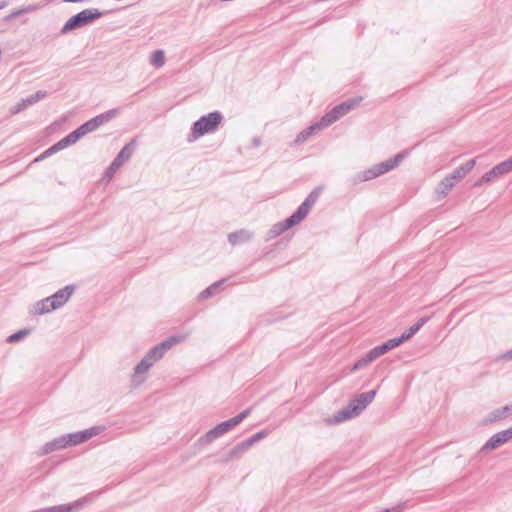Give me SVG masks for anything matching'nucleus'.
Here are the masks:
<instances>
[{"mask_svg":"<svg viewBox=\"0 0 512 512\" xmlns=\"http://www.w3.org/2000/svg\"><path fill=\"white\" fill-rule=\"evenodd\" d=\"M180 339L176 336H171L166 340L162 341L158 345L151 348L146 355L142 358V360L135 366L134 373L132 375L131 382L134 386H139L145 381V373L149 371V369L163 358L164 354L171 349L175 344H177Z\"/></svg>","mask_w":512,"mask_h":512,"instance_id":"1","label":"nucleus"},{"mask_svg":"<svg viewBox=\"0 0 512 512\" xmlns=\"http://www.w3.org/2000/svg\"><path fill=\"white\" fill-rule=\"evenodd\" d=\"M321 194V188L316 187L314 190L310 192V194L305 198L302 204L297 208V210L284 221L275 224L269 231L270 238L276 237L283 232L289 230L295 225L302 222L307 215L309 214L311 208L317 202L319 196Z\"/></svg>","mask_w":512,"mask_h":512,"instance_id":"2","label":"nucleus"},{"mask_svg":"<svg viewBox=\"0 0 512 512\" xmlns=\"http://www.w3.org/2000/svg\"><path fill=\"white\" fill-rule=\"evenodd\" d=\"M377 391L370 390L355 395L342 410L338 411L332 418L326 420L328 424H339L345 420L352 419L367 408V406L374 400Z\"/></svg>","mask_w":512,"mask_h":512,"instance_id":"3","label":"nucleus"},{"mask_svg":"<svg viewBox=\"0 0 512 512\" xmlns=\"http://www.w3.org/2000/svg\"><path fill=\"white\" fill-rule=\"evenodd\" d=\"M223 121V115L219 111H213L201 116L191 127L187 141L192 143L205 134L214 133Z\"/></svg>","mask_w":512,"mask_h":512,"instance_id":"4","label":"nucleus"},{"mask_svg":"<svg viewBox=\"0 0 512 512\" xmlns=\"http://www.w3.org/2000/svg\"><path fill=\"white\" fill-rule=\"evenodd\" d=\"M104 15L103 12L96 8H88L80 11L79 13L70 17L60 29L61 35H66L74 30L82 28L88 24H91L95 20L101 18Z\"/></svg>","mask_w":512,"mask_h":512,"instance_id":"5","label":"nucleus"},{"mask_svg":"<svg viewBox=\"0 0 512 512\" xmlns=\"http://www.w3.org/2000/svg\"><path fill=\"white\" fill-rule=\"evenodd\" d=\"M135 147V141L132 140L128 144H126L120 152L117 154V156L114 158V160L111 162V164L108 166V168L105 171V177L107 179H111L116 171L126 162L128 161L134 151Z\"/></svg>","mask_w":512,"mask_h":512,"instance_id":"6","label":"nucleus"},{"mask_svg":"<svg viewBox=\"0 0 512 512\" xmlns=\"http://www.w3.org/2000/svg\"><path fill=\"white\" fill-rule=\"evenodd\" d=\"M119 113L118 109H111L108 110L102 114H99L90 120L83 123L81 126L82 130L84 131V134L91 133L95 130H97L101 125L109 122L111 119L115 118Z\"/></svg>","mask_w":512,"mask_h":512,"instance_id":"7","label":"nucleus"},{"mask_svg":"<svg viewBox=\"0 0 512 512\" xmlns=\"http://www.w3.org/2000/svg\"><path fill=\"white\" fill-rule=\"evenodd\" d=\"M388 351H390V349H389V347H388L386 342L382 343L381 345H378V346L374 347L368 353H366L364 357H362L360 360H358L354 364L352 370L356 371V370H359V369H362V368L366 367L369 363L373 362L378 357H380L381 355L387 353Z\"/></svg>","mask_w":512,"mask_h":512,"instance_id":"8","label":"nucleus"},{"mask_svg":"<svg viewBox=\"0 0 512 512\" xmlns=\"http://www.w3.org/2000/svg\"><path fill=\"white\" fill-rule=\"evenodd\" d=\"M98 432H99L98 427H91L89 429H85V430L78 431L75 433H70V434L63 435V436L67 442V447H70V446H76L78 444L86 442L93 436L97 435Z\"/></svg>","mask_w":512,"mask_h":512,"instance_id":"9","label":"nucleus"},{"mask_svg":"<svg viewBox=\"0 0 512 512\" xmlns=\"http://www.w3.org/2000/svg\"><path fill=\"white\" fill-rule=\"evenodd\" d=\"M74 289L73 285H68L49 296L50 302L52 303L51 308L58 309L62 307L70 299Z\"/></svg>","mask_w":512,"mask_h":512,"instance_id":"10","label":"nucleus"},{"mask_svg":"<svg viewBox=\"0 0 512 512\" xmlns=\"http://www.w3.org/2000/svg\"><path fill=\"white\" fill-rule=\"evenodd\" d=\"M512 171V156L484 174V180H493Z\"/></svg>","mask_w":512,"mask_h":512,"instance_id":"11","label":"nucleus"},{"mask_svg":"<svg viewBox=\"0 0 512 512\" xmlns=\"http://www.w3.org/2000/svg\"><path fill=\"white\" fill-rule=\"evenodd\" d=\"M406 155H407V152L403 151V152L396 154L394 156V158H390L386 161L376 164L375 166H376L378 175L381 176V175L389 172L390 170L396 168L402 162V160L405 158Z\"/></svg>","mask_w":512,"mask_h":512,"instance_id":"12","label":"nucleus"},{"mask_svg":"<svg viewBox=\"0 0 512 512\" xmlns=\"http://www.w3.org/2000/svg\"><path fill=\"white\" fill-rule=\"evenodd\" d=\"M251 413V408L245 409L238 415H236L233 418H230L229 420L223 421L219 423V427L222 429L223 433H227L233 428H235L237 425H239L242 421H244Z\"/></svg>","mask_w":512,"mask_h":512,"instance_id":"13","label":"nucleus"},{"mask_svg":"<svg viewBox=\"0 0 512 512\" xmlns=\"http://www.w3.org/2000/svg\"><path fill=\"white\" fill-rule=\"evenodd\" d=\"M362 101V97H354L349 98L346 101H343L342 103L336 105L334 108L335 110H338V115L343 117L347 113H349L351 110H353L355 107H357L360 102Z\"/></svg>","mask_w":512,"mask_h":512,"instance_id":"14","label":"nucleus"},{"mask_svg":"<svg viewBox=\"0 0 512 512\" xmlns=\"http://www.w3.org/2000/svg\"><path fill=\"white\" fill-rule=\"evenodd\" d=\"M338 119H340V116L338 115V110H335L333 107L330 111H328L325 115L321 117V119L314 123L317 127L318 131L324 128L329 127L333 123H335Z\"/></svg>","mask_w":512,"mask_h":512,"instance_id":"15","label":"nucleus"},{"mask_svg":"<svg viewBox=\"0 0 512 512\" xmlns=\"http://www.w3.org/2000/svg\"><path fill=\"white\" fill-rule=\"evenodd\" d=\"M63 448H67V442L64 436L62 435L58 438L53 439L50 442H47L41 449V455H47Z\"/></svg>","mask_w":512,"mask_h":512,"instance_id":"16","label":"nucleus"},{"mask_svg":"<svg viewBox=\"0 0 512 512\" xmlns=\"http://www.w3.org/2000/svg\"><path fill=\"white\" fill-rule=\"evenodd\" d=\"M476 160L471 159L467 161L465 164L461 165L457 169H455L452 173L449 174V176L453 180H460L463 179L475 166Z\"/></svg>","mask_w":512,"mask_h":512,"instance_id":"17","label":"nucleus"},{"mask_svg":"<svg viewBox=\"0 0 512 512\" xmlns=\"http://www.w3.org/2000/svg\"><path fill=\"white\" fill-rule=\"evenodd\" d=\"M505 444L501 432L494 434L480 449L481 453L495 450Z\"/></svg>","mask_w":512,"mask_h":512,"instance_id":"18","label":"nucleus"},{"mask_svg":"<svg viewBox=\"0 0 512 512\" xmlns=\"http://www.w3.org/2000/svg\"><path fill=\"white\" fill-rule=\"evenodd\" d=\"M224 433L222 429L219 427V425H216L214 428L209 430L207 433H205L203 436L199 438V442L201 445H207L213 442L215 439L222 436Z\"/></svg>","mask_w":512,"mask_h":512,"instance_id":"19","label":"nucleus"},{"mask_svg":"<svg viewBox=\"0 0 512 512\" xmlns=\"http://www.w3.org/2000/svg\"><path fill=\"white\" fill-rule=\"evenodd\" d=\"M454 186V180L448 175L437 186L436 193L438 198L445 197Z\"/></svg>","mask_w":512,"mask_h":512,"instance_id":"20","label":"nucleus"},{"mask_svg":"<svg viewBox=\"0 0 512 512\" xmlns=\"http://www.w3.org/2000/svg\"><path fill=\"white\" fill-rule=\"evenodd\" d=\"M251 238V233L246 230H239L228 235V241L232 245H238L247 242Z\"/></svg>","mask_w":512,"mask_h":512,"instance_id":"21","label":"nucleus"},{"mask_svg":"<svg viewBox=\"0 0 512 512\" xmlns=\"http://www.w3.org/2000/svg\"><path fill=\"white\" fill-rule=\"evenodd\" d=\"M428 320H429L428 317H421L409 329L404 331L401 335V338L403 339V341L405 342V341L409 340L410 338H412Z\"/></svg>","mask_w":512,"mask_h":512,"instance_id":"22","label":"nucleus"},{"mask_svg":"<svg viewBox=\"0 0 512 512\" xmlns=\"http://www.w3.org/2000/svg\"><path fill=\"white\" fill-rule=\"evenodd\" d=\"M51 305L52 303L50 302L49 297H46L35 303L33 313L36 315H43L56 310L55 308H51Z\"/></svg>","mask_w":512,"mask_h":512,"instance_id":"23","label":"nucleus"},{"mask_svg":"<svg viewBox=\"0 0 512 512\" xmlns=\"http://www.w3.org/2000/svg\"><path fill=\"white\" fill-rule=\"evenodd\" d=\"M378 172H377V169H376V166H372L370 167L369 169L363 171V172H360L358 173L354 178H353V183L356 184L358 182H364V181H368V180H372L376 177H378Z\"/></svg>","mask_w":512,"mask_h":512,"instance_id":"24","label":"nucleus"},{"mask_svg":"<svg viewBox=\"0 0 512 512\" xmlns=\"http://www.w3.org/2000/svg\"><path fill=\"white\" fill-rule=\"evenodd\" d=\"M318 132L317 127L315 124L310 125L306 129L302 130L295 138L293 144L294 145H300L308 140V138Z\"/></svg>","mask_w":512,"mask_h":512,"instance_id":"25","label":"nucleus"},{"mask_svg":"<svg viewBox=\"0 0 512 512\" xmlns=\"http://www.w3.org/2000/svg\"><path fill=\"white\" fill-rule=\"evenodd\" d=\"M223 282H224V280H220V281L213 283L211 286H209L208 288H206L199 294V298L207 299V298L213 296L216 293L217 289L223 284Z\"/></svg>","mask_w":512,"mask_h":512,"instance_id":"26","label":"nucleus"},{"mask_svg":"<svg viewBox=\"0 0 512 512\" xmlns=\"http://www.w3.org/2000/svg\"><path fill=\"white\" fill-rule=\"evenodd\" d=\"M29 333H30L29 329L19 330V331L15 332V333L11 334L10 336H8L6 341H7V343L19 342L22 339H24L27 335H29Z\"/></svg>","mask_w":512,"mask_h":512,"instance_id":"27","label":"nucleus"},{"mask_svg":"<svg viewBox=\"0 0 512 512\" xmlns=\"http://www.w3.org/2000/svg\"><path fill=\"white\" fill-rule=\"evenodd\" d=\"M250 446L246 444V440L242 441L241 443L237 444L233 449L229 451V457L234 458L237 455L243 453L244 451L248 450Z\"/></svg>","mask_w":512,"mask_h":512,"instance_id":"28","label":"nucleus"},{"mask_svg":"<svg viewBox=\"0 0 512 512\" xmlns=\"http://www.w3.org/2000/svg\"><path fill=\"white\" fill-rule=\"evenodd\" d=\"M165 62L164 52L162 50H156L152 54L151 63L156 67H161Z\"/></svg>","mask_w":512,"mask_h":512,"instance_id":"29","label":"nucleus"},{"mask_svg":"<svg viewBox=\"0 0 512 512\" xmlns=\"http://www.w3.org/2000/svg\"><path fill=\"white\" fill-rule=\"evenodd\" d=\"M268 435V432L266 430H262L260 432H257L256 434L252 435L248 439H246V444H248L250 447H252L256 442L264 439Z\"/></svg>","mask_w":512,"mask_h":512,"instance_id":"30","label":"nucleus"},{"mask_svg":"<svg viewBox=\"0 0 512 512\" xmlns=\"http://www.w3.org/2000/svg\"><path fill=\"white\" fill-rule=\"evenodd\" d=\"M502 419H505V417L501 412V408H499L488 414L485 423H493Z\"/></svg>","mask_w":512,"mask_h":512,"instance_id":"31","label":"nucleus"},{"mask_svg":"<svg viewBox=\"0 0 512 512\" xmlns=\"http://www.w3.org/2000/svg\"><path fill=\"white\" fill-rule=\"evenodd\" d=\"M46 91L39 90L35 94L30 95L25 100L28 105H32L37 103L39 100L43 99L46 96Z\"/></svg>","mask_w":512,"mask_h":512,"instance_id":"32","label":"nucleus"},{"mask_svg":"<svg viewBox=\"0 0 512 512\" xmlns=\"http://www.w3.org/2000/svg\"><path fill=\"white\" fill-rule=\"evenodd\" d=\"M58 146L60 147V149H64L72 144H75L72 137L68 134L66 135L64 138H62L61 140H59L57 142Z\"/></svg>","mask_w":512,"mask_h":512,"instance_id":"33","label":"nucleus"},{"mask_svg":"<svg viewBox=\"0 0 512 512\" xmlns=\"http://www.w3.org/2000/svg\"><path fill=\"white\" fill-rule=\"evenodd\" d=\"M60 147L58 146L57 143H55L54 145H52L51 147H49L47 150H45L43 152V154L41 155V157L39 159H42V158H46V157H49L51 156L52 154L60 151Z\"/></svg>","mask_w":512,"mask_h":512,"instance_id":"34","label":"nucleus"},{"mask_svg":"<svg viewBox=\"0 0 512 512\" xmlns=\"http://www.w3.org/2000/svg\"><path fill=\"white\" fill-rule=\"evenodd\" d=\"M386 343H387L389 349L391 350V349L398 347L402 343H404V341L401 338V336H399V337H395V338L387 340Z\"/></svg>","mask_w":512,"mask_h":512,"instance_id":"35","label":"nucleus"},{"mask_svg":"<svg viewBox=\"0 0 512 512\" xmlns=\"http://www.w3.org/2000/svg\"><path fill=\"white\" fill-rule=\"evenodd\" d=\"M69 135L72 137L74 143H76L78 140H80L83 136H85L84 131L82 130L81 126L76 128L74 131L69 133Z\"/></svg>","mask_w":512,"mask_h":512,"instance_id":"36","label":"nucleus"},{"mask_svg":"<svg viewBox=\"0 0 512 512\" xmlns=\"http://www.w3.org/2000/svg\"><path fill=\"white\" fill-rule=\"evenodd\" d=\"M28 106V103L26 102V100H22V102L20 103H17L11 110V112L13 114H16V113H19L21 112L22 110H24L26 107Z\"/></svg>","mask_w":512,"mask_h":512,"instance_id":"37","label":"nucleus"},{"mask_svg":"<svg viewBox=\"0 0 512 512\" xmlns=\"http://www.w3.org/2000/svg\"><path fill=\"white\" fill-rule=\"evenodd\" d=\"M500 432L503 436V440L505 443L512 439V426L510 428L500 431Z\"/></svg>","mask_w":512,"mask_h":512,"instance_id":"38","label":"nucleus"},{"mask_svg":"<svg viewBox=\"0 0 512 512\" xmlns=\"http://www.w3.org/2000/svg\"><path fill=\"white\" fill-rule=\"evenodd\" d=\"M501 412H502V414L504 415L505 418L507 416L511 415L512 414V408H511L510 404H507V405L501 407Z\"/></svg>","mask_w":512,"mask_h":512,"instance_id":"39","label":"nucleus"},{"mask_svg":"<svg viewBox=\"0 0 512 512\" xmlns=\"http://www.w3.org/2000/svg\"><path fill=\"white\" fill-rule=\"evenodd\" d=\"M24 14V11H23V8L22 9H18V10H15L13 11L10 15H9V18H15V17H18L20 15Z\"/></svg>","mask_w":512,"mask_h":512,"instance_id":"40","label":"nucleus"},{"mask_svg":"<svg viewBox=\"0 0 512 512\" xmlns=\"http://www.w3.org/2000/svg\"><path fill=\"white\" fill-rule=\"evenodd\" d=\"M37 9L36 5H28L27 7L23 8L24 13H29L32 11H35Z\"/></svg>","mask_w":512,"mask_h":512,"instance_id":"41","label":"nucleus"},{"mask_svg":"<svg viewBox=\"0 0 512 512\" xmlns=\"http://www.w3.org/2000/svg\"><path fill=\"white\" fill-rule=\"evenodd\" d=\"M504 360H512V349L502 355Z\"/></svg>","mask_w":512,"mask_h":512,"instance_id":"42","label":"nucleus"},{"mask_svg":"<svg viewBox=\"0 0 512 512\" xmlns=\"http://www.w3.org/2000/svg\"><path fill=\"white\" fill-rule=\"evenodd\" d=\"M491 180H484V175L478 180L475 182V186H480L484 183H487V182H490Z\"/></svg>","mask_w":512,"mask_h":512,"instance_id":"43","label":"nucleus"},{"mask_svg":"<svg viewBox=\"0 0 512 512\" xmlns=\"http://www.w3.org/2000/svg\"><path fill=\"white\" fill-rule=\"evenodd\" d=\"M252 144L254 147H258L261 144V139L259 137H254L252 140Z\"/></svg>","mask_w":512,"mask_h":512,"instance_id":"44","label":"nucleus"},{"mask_svg":"<svg viewBox=\"0 0 512 512\" xmlns=\"http://www.w3.org/2000/svg\"><path fill=\"white\" fill-rule=\"evenodd\" d=\"M7 5H8V2H7V1H0V10H2L3 8H5Z\"/></svg>","mask_w":512,"mask_h":512,"instance_id":"45","label":"nucleus"},{"mask_svg":"<svg viewBox=\"0 0 512 512\" xmlns=\"http://www.w3.org/2000/svg\"><path fill=\"white\" fill-rule=\"evenodd\" d=\"M510 406H511V408H512V402L510 403Z\"/></svg>","mask_w":512,"mask_h":512,"instance_id":"46","label":"nucleus"}]
</instances>
